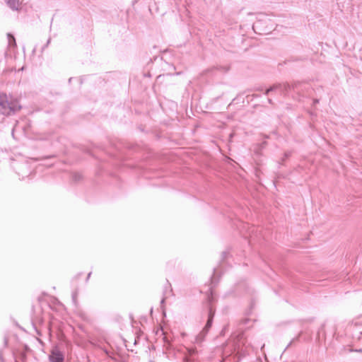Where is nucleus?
I'll return each mask as SVG.
<instances>
[{"label": "nucleus", "mask_w": 362, "mask_h": 362, "mask_svg": "<svg viewBox=\"0 0 362 362\" xmlns=\"http://www.w3.org/2000/svg\"><path fill=\"white\" fill-rule=\"evenodd\" d=\"M276 90L279 91L283 96H287L293 90L298 95L305 97L310 95L311 91L315 90V89L312 88L310 85L305 81H296L292 84L288 83H276L267 88L264 95H268L270 92Z\"/></svg>", "instance_id": "f257e3e1"}, {"label": "nucleus", "mask_w": 362, "mask_h": 362, "mask_svg": "<svg viewBox=\"0 0 362 362\" xmlns=\"http://www.w3.org/2000/svg\"><path fill=\"white\" fill-rule=\"evenodd\" d=\"M22 108L19 100L11 95L0 92V114L10 116L16 114Z\"/></svg>", "instance_id": "f03ea898"}, {"label": "nucleus", "mask_w": 362, "mask_h": 362, "mask_svg": "<svg viewBox=\"0 0 362 362\" xmlns=\"http://www.w3.org/2000/svg\"><path fill=\"white\" fill-rule=\"evenodd\" d=\"M212 302L213 296H211L209 297V303L207 305V320L202 330L195 337V342L197 344H201L202 341H204L206 336L207 335L209 331L210 330L212 326L214 317L216 313V308L213 306Z\"/></svg>", "instance_id": "7ed1b4c3"}, {"label": "nucleus", "mask_w": 362, "mask_h": 362, "mask_svg": "<svg viewBox=\"0 0 362 362\" xmlns=\"http://www.w3.org/2000/svg\"><path fill=\"white\" fill-rule=\"evenodd\" d=\"M13 168L17 170L16 173L19 176L22 177V179L28 177H30V179L33 178V173L30 171V165L27 163H14Z\"/></svg>", "instance_id": "20e7f679"}, {"label": "nucleus", "mask_w": 362, "mask_h": 362, "mask_svg": "<svg viewBox=\"0 0 362 362\" xmlns=\"http://www.w3.org/2000/svg\"><path fill=\"white\" fill-rule=\"evenodd\" d=\"M48 358L49 362H64V355L57 347L52 349Z\"/></svg>", "instance_id": "39448f33"}, {"label": "nucleus", "mask_w": 362, "mask_h": 362, "mask_svg": "<svg viewBox=\"0 0 362 362\" xmlns=\"http://www.w3.org/2000/svg\"><path fill=\"white\" fill-rule=\"evenodd\" d=\"M229 66H218L211 68L208 71L211 72L212 74H216V71H218L221 74H226L229 71Z\"/></svg>", "instance_id": "423d86ee"}, {"label": "nucleus", "mask_w": 362, "mask_h": 362, "mask_svg": "<svg viewBox=\"0 0 362 362\" xmlns=\"http://www.w3.org/2000/svg\"><path fill=\"white\" fill-rule=\"evenodd\" d=\"M8 6L13 11H18L20 8V0H4Z\"/></svg>", "instance_id": "0eeeda50"}, {"label": "nucleus", "mask_w": 362, "mask_h": 362, "mask_svg": "<svg viewBox=\"0 0 362 362\" xmlns=\"http://www.w3.org/2000/svg\"><path fill=\"white\" fill-rule=\"evenodd\" d=\"M7 38H8V46L10 49L16 48L17 45L16 42V38L14 35L11 33L7 34Z\"/></svg>", "instance_id": "6e6552de"}, {"label": "nucleus", "mask_w": 362, "mask_h": 362, "mask_svg": "<svg viewBox=\"0 0 362 362\" xmlns=\"http://www.w3.org/2000/svg\"><path fill=\"white\" fill-rule=\"evenodd\" d=\"M72 180L75 182H80L82 180V175L79 173H74L72 174Z\"/></svg>", "instance_id": "1a4fd4ad"}, {"label": "nucleus", "mask_w": 362, "mask_h": 362, "mask_svg": "<svg viewBox=\"0 0 362 362\" xmlns=\"http://www.w3.org/2000/svg\"><path fill=\"white\" fill-rule=\"evenodd\" d=\"M216 270L214 268V274H213V275L211 277V284L214 286H216L217 284L218 281V279H216Z\"/></svg>", "instance_id": "9d476101"}, {"label": "nucleus", "mask_w": 362, "mask_h": 362, "mask_svg": "<svg viewBox=\"0 0 362 362\" xmlns=\"http://www.w3.org/2000/svg\"><path fill=\"white\" fill-rule=\"evenodd\" d=\"M79 315L81 317V318L84 320V321H89V317L88 316V315L86 313H85L84 312H80L79 313Z\"/></svg>", "instance_id": "9b49d317"}, {"label": "nucleus", "mask_w": 362, "mask_h": 362, "mask_svg": "<svg viewBox=\"0 0 362 362\" xmlns=\"http://www.w3.org/2000/svg\"><path fill=\"white\" fill-rule=\"evenodd\" d=\"M292 151H286L284 153V157L282 158V163L286 160L288 158H289L291 155H292Z\"/></svg>", "instance_id": "f8f14e48"}, {"label": "nucleus", "mask_w": 362, "mask_h": 362, "mask_svg": "<svg viewBox=\"0 0 362 362\" xmlns=\"http://www.w3.org/2000/svg\"><path fill=\"white\" fill-rule=\"evenodd\" d=\"M267 145V142L266 141H264L262 142L258 147V150L256 151V153H259V152L263 148L265 147V146Z\"/></svg>", "instance_id": "ddd939ff"}, {"label": "nucleus", "mask_w": 362, "mask_h": 362, "mask_svg": "<svg viewBox=\"0 0 362 362\" xmlns=\"http://www.w3.org/2000/svg\"><path fill=\"white\" fill-rule=\"evenodd\" d=\"M76 296H77V292L76 291H74L72 293V300L74 303H76Z\"/></svg>", "instance_id": "4468645a"}, {"label": "nucleus", "mask_w": 362, "mask_h": 362, "mask_svg": "<svg viewBox=\"0 0 362 362\" xmlns=\"http://www.w3.org/2000/svg\"><path fill=\"white\" fill-rule=\"evenodd\" d=\"M228 254H229V253H228V252H227V251H224V252H222V259L223 260V259H226V258H227V257H228Z\"/></svg>", "instance_id": "2eb2a0df"}, {"label": "nucleus", "mask_w": 362, "mask_h": 362, "mask_svg": "<svg viewBox=\"0 0 362 362\" xmlns=\"http://www.w3.org/2000/svg\"><path fill=\"white\" fill-rule=\"evenodd\" d=\"M259 23H260L257 21V22H256V23H255L253 24L252 28H253V30H254L255 32H256V28H259Z\"/></svg>", "instance_id": "dca6fc26"}, {"label": "nucleus", "mask_w": 362, "mask_h": 362, "mask_svg": "<svg viewBox=\"0 0 362 362\" xmlns=\"http://www.w3.org/2000/svg\"><path fill=\"white\" fill-rule=\"evenodd\" d=\"M50 42H51V38H49L47 40L46 44L42 47V50H44L45 48H47L49 46Z\"/></svg>", "instance_id": "f3484780"}, {"label": "nucleus", "mask_w": 362, "mask_h": 362, "mask_svg": "<svg viewBox=\"0 0 362 362\" xmlns=\"http://www.w3.org/2000/svg\"><path fill=\"white\" fill-rule=\"evenodd\" d=\"M163 340H164V342L166 345L168 346H170V341L168 340V339L167 338V337H163Z\"/></svg>", "instance_id": "a211bd4d"}, {"label": "nucleus", "mask_w": 362, "mask_h": 362, "mask_svg": "<svg viewBox=\"0 0 362 362\" xmlns=\"http://www.w3.org/2000/svg\"><path fill=\"white\" fill-rule=\"evenodd\" d=\"M189 354H192H192H195V353H196V350H195L194 349H190L189 350Z\"/></svg>", "instance_id": "6ab92c4d"}, {"label": "nucleus", "mask_w": 362, "mask_h": 362, "mask_svg": "<svg viewBox=\"0 0 362 362\" xmlns=\"http://www.w3.org/2000/svg\"><path fill=\"white\" fill-rule=\"evenodd\" d=\"M91 274L92 272H89L87 275V277H86V282H88V281L89 280L90 276H91Z\"/></svg>", "instance_id": "aec40b11"}, {"label": "nucleus", "mask_w": 362, "mask_h": 362, "mask_svg": "<svg viewBox=\"0 0 362 362\" xmlns=\"http://www.w3.org/2000/svg\"><path fill=\"white\" fill-rule=\"evenodd\" d=\"M362 325V322H361V321L355 322V325L356 326H359V325Z\"/></svg>", "instance_id": "412c9836"}, {"label": "nucleus", "mask_w": 362, "mask_h": 362, "mask_svg": "<svg viewBox=\"0 0 362 362\" xmlns=\"http://www.w3.org/2000/svg\"><path fill=\"white\" fill-rule=\"evenodd\" d=\"M319 103V99H314L313 100V105H315Z\"/></svg>", "instance_id": "4be33fe9"}, {"label": "nucleus", "mask_w": 362, "mask_h": 362, "mask_svg": "<svg viewBox=\"0 0 362 362\" xmlns=\"http://www.w3.org/2000/svg\"><path fill=\"white\" fill-rule=\"evenodd\" d=\"M358 340L362 341V331L360 332V336L358 337Z\"/></svg>", "instance_id": "5701e85b"}, {"label": "nucleus", "mask_w": 362, "mask_h": 362, "mask_svg": "<svg viewBox=\"0 0 362 362\" xmlns=\"http://www.w3.org/2000/svg\"><path fill=\"white\" fill-rule=\"evenodd\" d=\"M165 298H162V300H160V303H161V304H163V303H164V302H165Z\"/></svg>", "instance_id": "b1692460"}, {"label": "nucleus", "mask_w": 362, "mask_h": 362, "mask_svg": "<svg viewBox=\"0 0 362 362\" xmlns=\"http://www.w3.org/2000/svg\"><path fill=\"white\" fill-rule=\"evenodd\" d=\"M268 102H269V103H270V104H273L272 100V99H270V98H268Z\"/></svg>", "instance_id": "393cba45"}, {"label": "nucleus", "mask_w": 362, "mask_h": 362, "mask_svg": "<svg viewBox=\"0 0 362 362\" xmlns=\"http://www.w3.org/2000/svg\"><path fill=\"white\" fill-rule=\"evenodd\" d=\"M0 360L3 361V356H2V354L1 351H0Z\"/></svg>", "instance_id": "a878e982"}, {"label": "nucleus", "mask_w": 362, "mask_h": 362, "mask_svg": "<svg viewBox=\"0 0 362 362\" xmlns=\"http://www.w3.org/2000/svg\"><path fill=\"white\" fill-rule=\"evenodd\" d=\"M104 351L105 352V354H106L107 355H109V352L107 351V350L104 349Z\"/></svg>", "instance_id": "bb28decb"}, {"label": "nucleus", "mask_w": 362, "mask_h": 362, "mask_svg": "<svg viewBox=\"0 0 362 362\" xmlns=\"http://www.w3.org/2000/svg\"><path fill=\"white\" fill-rule=\"evenodd\" d=\"M165 54H166V52H164V53H163V55L161 57V59H163V57H164V56H165Z\"/></svg>", "instance_id": "cd10ccee"}, {"label": "nucleus", "mask_w": 362, "mask_h": 362, "mask_svg": "<svg viewBox=\"0 0 362 362\" xmlns=\"http://www.w3.org/2000/svg\"><path fill=\"white\" fill-rule=\"evenodd\" d=\"M72 79H73V78H71H71L69 79V83H71V81H72Z\"/></svg>", "instance_id": "c85d7f7f"}, {"label": "nucleus", "mask_w": 362, "mask_h": 362, "mask_svg": "<svg viewBox=\"0 0 362 362\" xmlns=\"http://www.w3.org/2000/svg\"><path fill=\"white\" fill-rule=\"evenodd\" d=\"M82 274L80 273V274H78V275L76 276V278L79 277Z\"/></svg>", "instance_id": "c756f323"}, {"label": "nucleus", "mask_w": 362, "mask_h": 362, "mask_svg": "<svg viewBox=\"0 0 362 362\" xmlns=\"http://www.w3.org/2000/svg\"><path fill=\"white\" fill-rule=\"evenodd\" d=\"M8 57V53L6 52H5V57Z\"/></svg>", "instance_id": "7c9ffc66"}, {"label": "nucleus", "mask_w": 362, "mask_h": 362, "mask_svg": "<svg viewBox=\"0 0 362 362\" xmlns=\"http://www.w3.org/2000/svg\"><path fill=\"white\" fill-rule=\"evenodd\" d=\"M139 0H134V4L137 2Z\"/></svg>", "instance_id": "2f4dec72"}, {"label": "nucleus", "mask_w": 362, "mask_h": 362, "mask_svg": "<svg viewBox=\"0 0 362 362\" xmlns=\"http://www.w3.org/2000/svg\"><path fill=\"white\" fill-rule=\"evenodd\" d=\"M54 156H48V158H53Z\"/></svg>", "instance_id": "473e14b6"}, {"label": "nucleus", "mask_w": 362, "mask_h": 362, "mask_svg": "<svg viewBox=\"0 0 362 362\" xmlns=\"http://www.w3.org/2000/svg\"><path fill=\"white\" fill-rule=\"evenodd\" d=\"M150 362H153V361H151Z\"/></svg>", "instance_id": "72a5a7b5"}]
</instances>
